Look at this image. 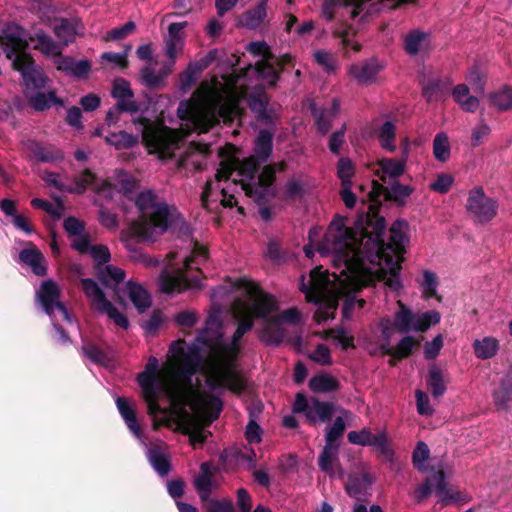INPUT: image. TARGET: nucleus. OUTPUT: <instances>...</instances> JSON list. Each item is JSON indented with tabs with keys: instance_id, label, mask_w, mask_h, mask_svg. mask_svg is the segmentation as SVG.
I'll return each instance as SVG.
<instances>
[{
	"instance_id": "nucleus-1",
	"label": "nucleus",
	"mask_w": 512,
	"mask_h": 512,
	"mask_svg": "<svg viewBox=\"0 0 512 512\" xmlns=\"http://www.w3.org/2000/svg\"><path fill=\"white\" fill-rule=\"evenodd\" d=\"M386 183L385 186L376 180L371 182L372 188L368 193L370 202L368 211L357 216V227L380 247L386 246V219L380 215L381 197L387 202H393L397 207H403L407 198L415 191L414 187L401 184L398 179H390Z\"/></svg>"
},
{
	"instance_id": "nucleus-2",
	"label": "nucleus",
	"mask_w": 512,
	"mask_h": 512,
	"mask_svg": "<svg viewBox=\"0 0 512 512\" xmlns=\"http://www.w3.org/2000/svg\"><path fill=\"white\" fill-rule=\"evenodd\" d=\"M23 32L24 29L19 25L9 26L3 32L2 48L6 57L12 61V68L21 73L26 95L44 88L47 77L37 67L31 54L26 51L29 44L27 39L23 38Z\"/></svg>"
},
{
	"instance_id": "nucleus-3",
	"label": "nucleus",
	"mask_w": 512,
	"mask_h": 512,
	"mask_svg": "<svg viewBox=\"0 0 512 512\" xmlns=\"http://www.w3.org/2000/svg\"><path fill=\"white\" fill-rule=\"evenodd\" d=\"M346 217L336 215L324 235V239L318 248L321 254L335 253L339 257L347 258L351 252L361 245L371 246V248L383 251L386 246H378L373 239H369L357 227L349 228L345 225Z\"/></svg>"
},
{
	"instance_id": "nucleus-4",
	"label": "nucleus",
	"mask_w": 512,
	"mask_h": 512,
	"mask_svg": "<svg viewBox=\"0 0 512 512\" xmlns=\"http://www.w3.org/2000/svg\"><path fill=\"white\" fill-rule=\"evenodd\" d=\"M170 226V210L165 202H161L152 210L150 216L139 215L135 220H132L126 229L120 233L121 241L130 252H137L136 247L133 245L132 240L137 243L154 241V230L159 229L160 233H164Z\"/></svg>"
},
{
	"instance_id": "nucleus-5",
	"label": "nucleus",
	"mask_w": 512,
	"mask_h": 512,
	"mask_svg": "<svg viewBox=\"0 0 512 512\" xmlns=\"http://www.w3.org/2000/svg\"><path fill=\"white\" fill-rule=\"evenodd\" d=\"M136 123L141 126L143 141L152 149V153H157L161 159L174 158V151L179 148L180 138L173 129L166 126L157 129L145 117L138 118Z\"/></svg>"
},
{
	"instance_id": "nucleus-6",
	"label": "nucleus",
	"mask_w": 512,
	"mask_h": 512,
	"mask_svg": "<svg viewBox=\"0 0 512 512\" xmlns=\"http://www.w3.org/2000/svg\"><path fill=\"white\" fill-rule=\"evenodd\" d=\"M201 343H206L204 338L197 337L186 348L184 339L173 341L169 345V353L176 368V372H186L195 375L200 372L204 365V355L202 353Z\"/></svg>"
},
{
	"instance_id": "nucleus-7",
	"label": "nucleus",
	"mask_w": 512,
	"mask_h": 512,
	"mask_svg": "<svg viewBox=\"0 0 512 512\" xmlns=\"http://www.w3.org/2000/svg\"><path fill=\"white\" fill-rule=\"evenodd\" d=\"M84 294L95 305L96 310L101 314L113 320V322L123 329L129 327L128 318L121 313L107 298L104 291L99 285L91 278H82L80 280Z\"/></svg>"
},
{
	"instance_id": "nucleus-8",
	"label": "nucleus",
	"mask_w": 512,
	"mask_h": 512,
	"mask_svg": "<svg viewBox=\"0 0 512 512\" xmlns=\"http://www.w3.org/2000/svg\"><path fill=\"white\" fill-rule=\"evenodd\" d=\"M270 96L263 90H255L247 96V104L257 122L272 129L281 119V107L270 103Z\"/></svg>"
},
{
	"instance_id": "nucleus-9",
	"label": "nucleus",
	"mask_w": 512,
	"mask_h": 512,
	"mask_svg": "<svg viewBox=\"0 0 512 512\" xmlns=\"http://www.w3.org/2000/svg\"><path fill=\"white\" fill-rule=\"evenodd\" d=\"M433 487L436 496L440 498L443 506H447L451 502L459 499L458 493H450L447 488L446 475L443 470H439L427 477L424 482L417 487L415 491L416 501L421 503L423 500L427 499L431 495Z\"/></svg>"
},
{
	"instance_id": "nucleus-10",
	"label": "nucleus",
	"mask_w": 512,
	"mask_h": 512,
	"mask_svg": "<svg viewBox=\"0 0 512 512\" xmlns=\"http://www.w3.org/2000/svg\"><path fill=\"white\" fill-rule=\"evenodd\" d=\"M466 209L478 222L486 223L497 214V202L485 195L484 189L478 186L469 192Z\"/></svg>"
},
{
	"instance_id": "nucleus-11",
	"label": "nucleus",
	"mask_w": 512,
	"mask_h": 512,
	"mask_svg": "<svg viewBox=\"0 0 512 512\" xmlns=\"http://www.w3.org/2000/svg\"><path fill=\"white\" fill-rule=\"evenodd\" d=\"M206 385L212 391L226 388L235 394L246 389L244 378L231 365L217 369L206 379Z\"/></svg>"
},
{
	"instance_id": "nucleus-12",
	"label": "nucleus",
	"mask_w": 512,
	"mask_h": 512,
	"mask_svg": "<svg viewBox=\"0 0 512 512\" xmlns=\"http://www.w3.org/2000/svg\"><path fill=\"white\" fill-rule=\"evenodd\" d=\"M347 439L353 445L376 448L387 459H391L393 456V450L390 447L388 435L385 431L373 434L370 428L364 427L359 431H350L347 434Z\"/></svg>"
},
{
	"instance_id": "nucleus-13",
	"label": "nucleus",
	"mask_w": 512,
	"mask_h": 512,
	"mask_svg": "<svg viewBox=\"0 0 512 512\" xmlns=\"http://www.w3.org/2000/svg\"><path fill=\"white\" fill-rule=\"evenodd\" d=\"M60 295L61 292L59 287L52 280L44 281L41 284L40 289L37 291V298L42 309L47 315L52 317L54 310L57 309L65 321L71 322V318L65 304L59 300Z\"/></svg>"
},
{
	"instance_id": "nucleus-14",
	"label": "nucleus",
	"mask_w": 512,
	"mask_h": 512,
	"mask_svg": "<svg viewBox=\"0 0 512 512\" xmlns=\"http://www.w3.org/2000/svg\"><path fill=\"white\" fill-rule=\"evenodd\" d=\"M247 290L251 295L257 297L251 306V316L267 321L269 314L278 309L276 298L271 294L263 292L258 285L253 283H249Z\"/></svg>"
},
{
	"instance_id": "nucleus-15",
	"label": "nucleus",
	"mask_w": 512,
	"mask_h": 512,
	"mask_svg": "<svg viewBox=\"0 0 512 512\" xmlns=\"http://www.w3.org/2000/svg\"><path fill=\"white\" fill-rule=\"evenodd\" d=\"M55 64L58 70L67 75L74 76L78 79L87 78L91 71V63L88 60H75L70 56L59 55L55 59Z\"/></svg>"
},
{
	"instance_id": "nucleus-16",
	"label": "nucleus",
	"mask_w": 512,
	"mask_h": 512,
	"mask_svg": "<svg viewBox=\"0 0 512 512\" xmlns=\"http://www.w3.org/2000/svg\"><path fill=\"white\" fill-rule=\"evenodd\" d=\"M334 412L335 405L332 402L321 401L318 398L312 397L306 419L309 424H315L317 420L326 423L332 420Z\"/></svg>"
},
{
	"instance_id": "nucleus-17",
	"label": "nucleus",
	"mask_w": 512,
	"mask_h": 512,
	"mask_svg": "<svg viewBox=\"0 0 512 512\" xmlns=\"http://www.w3.org/2000/svg\"><path fill=\"white\" fill-rule=\"evenodd\" d=\"M379 170L377 175L383 183L390 179H398L406 169V159L397 160L395 158H382L378 160Z\"/></svg>"
},
{
	"instance_id": "nucleus-18",
	"label": "nucleus",
	"mask_w": 512,
	"mask_h": 512,
	"mask_svg": "<svg viewBox=\"0 0 512 512\" xmlns=\"http://www.w3.org/2000/svg\"><path fill=\"white\" fill-rule=\"evenodd\" d=\"M28 245L30 248H25L19 253L20 262L29 266L35 275L45 276L47 268L43 265V254L32 242H29Z\"/></svg>"
},
{
	"instance_id": "nucleus-19",
	"label": "nucleus",
	"mask_w": 512,
	"mask_h": 512,
	"mask_svg": "<svg viewBox=\"0 0 512 512\" xmlns=\"http://www.w3.org/2000/svg\"><path fill=\"white\" fill-rule=\"evenodd\" d=\"M180 384L173 390L172 398L180 405L189 404L190 400L197 396V391L193 387L192 377L194 375L186 372H176Z\"/></svg>"
},
{
	"instance_id": "nucleus-20",
	"label": "nucleus",
	"mask_w": 512,
	"mask_h": 512,
	"mask_svg": "<svg viewBox=\"0 0 512 512\" xmlns=\"http://www.w3.org/2000/svg\"><path fill=\"white\" fill-rule=\"evenodd\" d=\"M213 476L211 463L203 462L200 466L199 475L193 481L194 488L196 489L201 502L209 500L212 493Z\"/></svg>"
},
{
	"instance_id": "nucleus-21",
	"label": "nucleus",
	"mask_w": 512,
	"mask_h": 512,
	"mask_svg": "<svg viewBox=\"0 0 512 512\" xmlns=\"http://www.w3.org/2000/svg\"><path fill=\"white\" fill-rule=\"evenodd\" d=\"M274 130L275 129L272 128L261 129L254 141L253 156L259 158L260 161L265 163L271 157L273 152Z\"/></svg>"
},
{
	"instance_id": "nucleus-22",
	"label": "nucleus",
	"mask_w": 512,
	"mask_h": 512,
	"mask_svg": "<svg viewBox=\"0 0 512 512\" xmlns=\"http://www.w3.org/2000/svg\"><path fill=\"white\" fill-rule=\"evenodd\" d=\"M25 97L28 104L36 111L47 110L52 104L59 106L64 105L63 100L56 96L55 91L44 93L37 90L31 93H26Z\"/></svg>"
},
{
	"instance_id": "nucleus-23",
	"label": "nucleus",
	"mask_w": 512,
	"mask_h": 512,
	"mask_svg": "<svg viewBox=\"0 0 512 512\" xmlns=\"http://www.w3.org/2000/svg\"><path fill=\"white\" fill-rule=\"evenodd\" d=\"M267 2L268 0H261L254 8L245 11L238 24L251 30L259 27L267 16Z\"/></svg>"
},
{
	"instance_id": "nucleus-24",
	"label": "nucleus",
	"mask_w": 512,
	"mask_h": 512,
	"mask_svg": "<svg viewBox=\"0 0 512 512\" xmlns=\"http://www.w3.org/2000/svg\"><path fill=\"white\" fill-rule=\"evenodd\" d=\"M399 309L394 314L393 322L387 319L386 322L393 326V329L401 334L412 330L415 314L402 301H398Z\"/></svg>"
},
{
	"instance_id": "nucleus-25",
	"label": "nucleus",
	"mask_w": 512,
	"mask_h": 512,
	"mask_svg": "<svg viewBox=\"0 0 512 512\" xmlns=\"http://www.w3.org/2000/svg\"><path fill=\"white\" fill-rule=\"evenodd\" d=\"M380 66L375 60L367 61L361 65L354 64L350 67V74L360 84H370L375 81L377 74L380 71Z\"/></svg>"
},
{
	"instance_id": "nucleus-26",
	"label": "nucleus",
	"mask_w": 512,
	"mask_h": 512,
	"mask_svg": "<svg viewBox=\"0 0 512 512\" xmlns=\"http://www.w3.org/2000/svg\"><path fill=\"white\" fill-rule=\"evenodd\" d=\"M472 346L475 356L481 360L493 358L500 348L499 341L492 336H486L483 339H476Z\"/></svg>"
},
{
	"instance_id": "nucleus-27",
	"label": "nucleus",
	"mask_w": 512,
	"mask_h": 512,
	"mask_svg": "<svg viewBox=\"0 0 512 512\" xmlns=\"http://www.w3.org/2000/svg\"><path fill=\"white\" fill-rule=\"evenodd\" d=\"M373 483V478L369 473L356 474L352 473L348 476L345 486L347 494L351 497H357L364 493Z\"/></svg>"
},
{
	"instance_id": "nucleus-28",
	"label": "nucleus",
	"mask_w": 512,
	"mask_h": 512,
	"mask_svg": "<svg viewBox=\"0 0 512 512\" xmlns=\"http://www.w3.org/2000/svg\"><path fill=\"white\" fill-rule=\"evenodd\" d=\"M116 405L129 430L133 432L136 437H140L141 427L137 421L135 410L124 397H118L116 399Z\"/></svg>"
},
{
	"instance_id": "nucleus-29",
	"label": "nucleus",
	"mask_w": 512,
	"mask_h": 512,
	"mask_svg": "<svg viewBox=\"0 0 512 512\" xmlns=\"http://www.w3.org/2000/svg\"><path fill=\"white\" fill-rule=\"evenodd\" d=\"M339 445L326 444L323 447L319 457H318V466L319 469L329 476L334 475L333 465L334 463H339Z\"/></svg>"
},
{
	"instance_id": "nucleus-30",
	"label": "nucleus",
	"mask_w": 512,
	"mask_h": 512,
	"mask_svg": "<svg viewBox=\"0 0 512 512\" xmlns=\"http://www.w3.org/2000/svg\"><path fill=\"white\" fill-rule=\"evenodd\" d=\"M148 460L160 476H165L171 471L169 455L164 453L158 446H152L148 450Z\"/></svg>"
},
{
	"instance_id": "nucleus-31",
	"label": "nucleus",
	"mask_w": 512,
	"mask_h": 512,
	"mask_svg": "<svg viewBox=\"0 0 512 512\" xmlns=\"http://www.w3.org/2000/svg\"><path fill=\"white\" fill-rule=\"evenodd\" d=\"M272 60H259L254 65V70L256 71L258 77L266 82L268 87H276L277 83L280 80V71H278L274 64L271 63Z\"/></svg>"
},
{
	"instance_id": "nucleus-32",
	"label": "nucleus",
	"mask_w": 512,
	"mask_h": 512,
	"mask_svg": "<svg viewBox=\"0 0 512 512\" xmlns=\"http://www.w3.org/2000/svg\"><path fill=\"white\" fill-rule=\"evenodd\" d=\"M127 287L129 298L139 312H144L151 306L152 302L150 295L141 285L128 281Z\"/></svg>"
},
{
	"instance_id": "nucleus-33",
	"label": "nucleus",
	"mask_w": 512,
	"mask_h": 512,
	"mask_svg": "<svg viewBox=\"0 0 512 512\" xmlns=\"http://www.w3.org/2000/svg\"><path fill=\"white\" fill-rule=\"evenodd\" d=\"M308 386L315 393H327L338 390L340 383L329 374H318L309 380Z\"/></svg>"
},
{
	"instance_id": "nucleus-34",
	"label": "nucleus",
	"mask_w": 512,
	"mask_h": 512,
	"mask_svg": "<svg viewBox=\"0 0 512 512\" xmlns=\"http://www.w3.org/2000/svg\"><path fill=\"white\" fill-rule=\"evenodd\" d=\"M426 382L434 398H439L445 394L447 385L444 381L443 372L435 365L429 368Z\"/></svg>"
},
{
	"instance_id": "nucleus-35",
	"label": "nucleus",
	"mask_w": 512,
	"mask_h": 512,
	"mask_svg": "<svg viewBox=\"0 0 512 512\" xmlns=\"http://www.w3.org/2000/svg\"><path fill=\"white\" fill-rule=\"evenodd\" d=\"M285 337V330L280 323H273L272 317L268 318L263 328L261 340L268 345L279 346Z\"/></svg>"
},
{
	"instance_id": "nucleus-36",
	"label": "nucleus",
	"mask_w": 512,
	"mask_h": 512,
	"mask_svg": "<svg viewBox=\"0 0 512 512\" xmlns=\"http://www.w3.org/2000/svg\"><path fill=\"white\" fill-rule=\"evenodd\" d=\"M97 279L105 286L110 287V281L118 284L125 279V271L116 266L107 264L95 271Z\"/></svg>"
},
{
	"instance_id": "nucleus-37",
	"label": "nucleus",
	"mask_w": 512,
	"mask_h": 512,
	"mask_svg": "<svg viewBox=\"0 0 512 512\" xmlns=\"http://www.w3.org/2000/svg\"><path fill=\"white\" fill-rule=\"evenodd\" d=\"M77 22L68 18H60L54 26V33L64 45H68L75 39Z\"/></svg>"
},
{
	"instance_id": "nucleus-38",
	"label": "nucleus",
	"mask_w": 512,
	"mask_h": 512,
	"mask_svg": "<svg viewBox=\"0 0 512 512\" xmlns=\"http://www.w3.org/2000/svg\"><path fill=\"white\" fill-rule=\"evenodd\" d=\"M312 116L315 118L317 131L321 135H325L332 127L333 117L329 115L327 108H319L316 103L312 102L309 105Z\"/></svg>"
},
{
	"instance_id": "nucleus-39",
	"label": "nucleus",
	"mask_w": 512,
	"mask_h": 512,
	"mask_svg": "<svg viewBox=\"0 0 512 512\" xmlns=\"http://www.w3.org/2000/svg\"><path fill=\"white\" fill-rule=\"evenodd\" d=\"M418 344V341L413 336L407 335L398 342L394 349L387 348L384 353L397 360H402L408 358L412 354L414 347Z\"/></svg>"
},
{
	"instance_id": "nucleus-40",
	"label": "nucleus",
	"mask_w": 512,
	"mask_h": 512,
	"mask_svg": "<svg viewBox=\"0 0 512 512\" xmlns=\"http://www.w3.org/2000/svg\"><path fill=\"white\" fill-rule=\"evenodd\" d=\"M243 189L246 195L253 198L255 203L259 206L268 203L270 198L275 196L274 190L253 183L244 184Z\"/></svg>"
},
{
	"instance_id": "nucleus-41",
	"label": "nucleus",
	"mask_w": 512,
	"mask_h": 512,
	"mask_svg": "<svg viewBox=\"0 0 512 512\" xmlns=\"http://www.w3.org/2000/svg\"><path fill=\"white\" fill-rule=\"evenodd\" d=\"M441 315L436 310L426 311L422 314H415V319L413 321L412 330L425 332L432 325H436L440 322Z\"/></svg>"
},
{
	"instance_id": "nucleus-42",
	"label": "nucleus",
	"mask_w": 512,
	"mask_h": 512,
	"mask_svg": "<svg viewBox=\"0 0 512 512\" xmlns=\"http://www.w3.org/2000/svg\"><path fill=\"white\" fill-rule=\"evenodd\" d=\"M105 141L115 146L116 149H128L138 143V137L122 130L117 133H110L105 137Z\"/></svg>"
},
{
	"instance_id": "nucleus-43",
	"label": "nucleus",
	"mask_w": 512,
	"mask_h": 512,
	"mask_svg": "<svg viewBox=\"0 0 512 512\" xmlns=\"http://www.w3.org/2000/svg\"><path fill=\"white\" fill-rule=\"evenodd\" d=\"M450 143L446 133L439 132L433 140V154L439 162H446L450 158Z\"/></svg>"
},
{
	"instance_id": "nucleus-44",
	"label": "nucleus",
	"mask_w": 512,
	"mask_h": 512,
	"mask_svg": "<svg viewBox=\"0 0 512 512\" xmlns=\"http://www.w3.org/2000/svg\"><path fill=\"white\" fill-rule=\"evenodd\" d=\"M396 137V128L391 121H386L380 128L378 139L383 149L394 152L396 145L394 143Z\"/></svg>"
},
{
	"instance_id": "nucleus-45",
	"label": "nucleus",
	"mask_w": 512,
	"mask_h": 512,
	"mask_svg": "<svg viewBox=\"0 0 512 512\" xmlns=\"http://www.w3.org/2000/svg\"><path fill=\"white\" fill-rule=\"evenodd\" d=\"M81 352L86 358L97 365H106L110 362L108 354L92 342L83 344Z\"/></svg>"
},
{
	"instance_id": "nucleus-46",
	"label": "nucleus",
	"mask_w": 512,
	"mask_h": 512,
	"mask_svg": "<svg viewBox=\"0 0 512 512\" xmlns=\"http://www.w3.org/2000/svg\"><path fill=\"white\" fill-rule=\"evenodd\" d=\"M161 202H157L156 194L151 190L140 192L135 199V206L140 215H147L148 210H154Z\"/></svg>"
},
{
	"instance_id": "nucleus-47",
	"label": "nucleus",
	"mask_w": 512,
	"mask_h": 512,
	"mask_svg": "<svg viewBox=\"0 0 512 512\" xmlns=\"http://www.w3.org/2000/svg\"><path fill=\"white\" fill-rule=\"evenodd\" d=\"M401 265L398 262H393L389 267V271L381 270L380 279L385 280V284L393 291H398L402 288L400 280Z\"/></svg>"
},
{
	"instance_id": "nucleus-48",
	"label": "nucleus",
	"mask_w": 512,
	"mask_h": 512,
	"mask_svg": "<svg viewBox=\"0 0 512 512\" xmlns=\"http://www.w3.org/2000/svg\"><path fill=\"white\" fill-rule=\"evenodd\" d=\"M427 37L428 34L418 30L409 32L404 38V50L409 55H417Z\"/></svg>"
},
{
	"instance_id": "nucleus-49",
	"label": "nucleus",
	"mask_w": 512,
	"mask_h": 512,
	"mask_svg": "<svg viewBox=\"0 0 512 512\" xmlns=\"http://www.w3.org/2000/svg\"><path fill=\"white\" fill-rule=\"evenodd\" d=\"M490 102L500 111L512 109V89L505 86L502 90L491 93Z\"/></svg>"
},
{
	"instance_id": "nucleus-50",
	"label": "nucleus",
	"mask_w": 512,
	"mask_h": 512,
	"mask_svg": "<svg viewBox=\"0 0 512 512\" xmlns=\"http://www.w3.org/2000/svg\"><path fill=\"white\" fill-rule=\"evenodd\" d=\"M140 79L142 84L151 90L161 89L165 85V82L162 77H160L159 72L156 73L148 66L143 67L140 70Z\"/></svg>"
},
{
	"instance_id": "nucleus-51",
	"label": "nucleus",
	"mask_w": 512,
	"mask_h": 512,
	"mask_svg": "<svg viewBox=\"0 0 512 512\" xmlns=\"http://www.w3.org/2000/svg\"><path fill=\"white\" fill-rule=\"evenodd\" d=\"M28 39L30 42L36 43L35 49L47 55L53 53L56 48L53 39L42 31L30 35Z\"/></svg>"
},
{
	"instance_id": "nucleus-52",
	"label": "nucleus",
	"mask_w": 512,
	"mask_h": 512,
	"mask_svg": "<svg viewBox=\"0 0 512 512\" xmlns=\"http://www.w3.org/2000/svg\"><path fill=\"white\" fill-rule=\"evenodd\" d=\"M95 179L96 175L90 169H85L81 174L74 178V186H70L69 193L83 194Z\"/></svg>"
},
{
	"instance_id": "nucleus-53",
	"label": "nucleus",
	"mask_w": 512,
	"mask_h": 512,
	"mask_svg": "<svg viewBox=\"0 0 512 512\" xmlns=\"http://www.w3.org/2000/svg\"><path fill=\"white\" fill-rule=\"evenodd\" d=\"M443 94L444 84L440 79H429L422 89V95L427 102L436 101Z\"/></svg>"
},
{
	"instance_id": "nucleus-54",
	"label": "nucleus",
	"mask_w": 512,
	"mask_h": 512,
	"mask_svg": "<svg viewBox=\"0 0 512 512\" xmlns=\"http://www.w3.org/2000/svg\"><path fill=\"white\" fill-rule=\"evenodd\" d=\"M58 208H55L50 202L40 199L34 198L31 200V205L34 208L42 209L46 213H48L53 219L58 220L61 218V211L64 209L63 201L58 197L56 198Z\"/></svg>"
},
{
	"instance_id": "nucleus-55",
	"label": "nucleus",
	"mask_w": 512,
	"mask_h": 512,
	"mask_svg": "<svg viewBox=\"0 0 512 512\" xmlns=\"http://www.w3.org/2000/svg\"><path fill=\"white\" fill-rule=\"evenodd\" d=\"M89 253L94 260L93 268L95 271H97L98 268L107 265V263L111 260V253L109 248L103 244L93 245Z\"/></svg>"
},
{
	"instance_id": "nucleus-56",
	"label": "nucleus",
	"mask_w": 512,
	"mask_h": 512,
	"mask_svg": "<svg viewBox=\"0 0 512 512\" xmlns=\"http://www.w3.org/2000/svg\"><path fill=\"white\" fill-rule=\"evenodd\" d=\"M200 71L192 64L189 63L187 68L179 74V90L182 93H187L196 80V75Z\"/></svg>"
},
{
	"instance_id": "nucleus-57",
	"label": "nucleus",
	"mask_w": 512,
	"mask_h": 512,
	"mask_svg": "<svg viewBox=\"0 0 512 512\" xmlns=\"http://www.w3.org/2000/svg\"><path fill=\"white\" fill-rule=\"evenodd\" d=\"M346 424L342 417H337L332 426L327 429L325 434V443L338 445L336 441L341 438L345 432Z\"/></svg>"
},
{
	"instance_id": "nucleus-58",
	"label": "nucleus",
	"mask_w": 512,
	"mask_h": 512,
	"mask_svg": "<svg viewBox=\"0 0 512 512\" xmlns=\"http://www.w3.org/2000/svg\"><path fill=\"white\" fill-rule=\"evenodd\" d=\"M437 285L438 280L437 276L432 271H424L423 273V283H422V294L425 299H430L433 297H437Z\"/></svg>"
},
{
	"instance_id": "nucleus-59",
	"label": "nucleus",
	"mask_w": 512,
	"mask_h": 512,
	"mask_svg": "<svg viewBox=\"0 0 512 512\" xmlns=\"http://www.w3.org/2000/svg\"><path fill=\"white\" fill-rule=\"evenodd\" d=\"M202 503L206 512H236L230 499L217 500L209 497V500Z\"/></svg>"
},
{
	"instance_id": "nucleus-60",
	"label": "nucleus",
	"mask_w": 512,
	"mask_h": 512,
	"mask_svg": "<svg viewBox=\"0 0 512 512\" xmlns=\"http://www.w3.org/2000/svg\"><path fill=\"white\" fill-rule=\"evenodd\" d=\"M111 96L114 99L133 98L134 92L130 87V83L124 78H116L113 82Z\"/></svg>"
},
{
	"instance_id": "nucleus-61",
	"label": "nucleus",
	"mask_w": 512,
	"mask_h": 512,
	"mask_svg": "<svg viewBox=\"0 0 512 512\" xmlns=\"http://www.w3.org/2000/svg\"><path fill=\"white\" fill-rule=\"evenodd\" d=\"M466 79L473 85L475 92L480 94L484 93L487 77L477 66H473L469 69Z\"/></svg>"
},
{
	"instance_id": "nucleus-62",
	"label": "nucleus",
	"mask_w": 512,
	"mask_h": 512,
	"mask_svg": "<svg viewBox=\"0 0 512 512\" xmlns=\"http://www.w3.org/2000/svg\"><path fill=\"white\" fill-rule=\"evenodd\" d=\"M247 50L254 56H261V60H274L276 55L271 51V48L265 41L251 42Z\"/></svg>"
},
{
	"instance_id": "nucleus-63",
	"label": "nucleus",
	"mask_w": 512,
	"mask_h": 512,
	"mask_svg": "<svg viewBox=\"0 0 512 512\" xmlns=\"http://www.w3.org/2000/svg\"><path fill=\"white\" fill-rule=\"evenodd\" d=\"M264 162L260 161L259 158L255 156H250L248 158H245L242 161L241 167H240V173L248 177L249 179H253L258 172L260 165Z\"/></svg>"
},
{
	"instance_id": "nucleus-64",
	"label": "nucleus",
	"mask_w": 512,
	"mask_h": 512,
	"mask_svg": "<svg viewBox=\"0 0 512 512\" xmlns=\"http://www.w3.org/2000/svg\"><path fill=\"white\" fill-rule=\"evenodd\" d=\"M493 397L498 408L506 409L512 403V388L501 382L500 388L494 392Z\"/></svg>"
}]
</instances>
